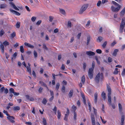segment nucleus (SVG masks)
<instances>
[{"label": "nucleus", "mask_w": 125, "mask_h": 125, "mask_svg": "<svg viewBox=\"0 0 125 125\" xmlns=\"http://www.w3.org/2000/svg\"><path fill=\"white\" fill-rule=\"evenodd\" d=\"M112 2L115 6H117V7L115 8L113 6H112L111 9L112 11L114 12L118 11L121 8V6L115 1H113Z\"/></svg>", "instance_id": "f257e3e1"}, {"label": "nucleus", "mask_w": 125, "mask_h": 125, "mask_svg": "<svg viewBox=\"0 0 125 125\" xmlns=\"http://www.w3.org/2000/svg\"><path fill=\"white\" fill-rule=\"evenodd\" d=\"M103 74L102 73H99L96 75L95 77L94 80L96 83H98L99 82L100 77V79H102L103 78Z\"/></svg>", "instance_id": "f03ea898"}, {"label": "nucleus", "mask_w": 125, "mask_h": 125, "mask_svg": "<svg viewBox=\"0 0 125 125\" xmlns=\"http://www.w3.org/2000/svg\"><path fill=\"white\" fill-rule=\"evenodd\" d=\"M88 6V4H84L81 7L79 12L80 14H82L85 11Z\"/></svg>", "instance_id": "7ed1b4c3"}, {"label": "nucleus", "mask_w": 125, "mask_h": 125, "mask_svg": "<svg viewBox=\"0 0 125 125\" xmlns=\"http://www.w3.org/2000/svg\"><path fill=\"white\" fill-rule=\"evenodd\" d=\"M93 70L92 68H90L89 69L88 74L91 79L93 78Z\"/></svg>", "instance_id": "20e7f679"}, {"label": "nucleus", "mask_w": 125, "mask_h": 125, "mask_svg": "<svg viewBox=\"0 0 125 125\" xmlns=\"http://www.w3.org/2000/svg\"><path fill=\"white\" fill-rule=\"evenodd\" d=\"M8 92V90L7 88H5L4 87H2L0 89V92L1 93H2L4 92V93L7 94Z\"/></svg>", "instance_id": "39448f33"}, {"label": "nucleus", "mask_w": 125, "mask_h": 125, "mask_svg": "<svg viewBox=\"0 0 125 125\" xmlns=\"http://www.w3.org/2000/svg\"><path fill=\"white\" fill-rule=\"evenodd\" d=\"M7 118L12 123H14L15 122V121L12 120L14 119H15V118L13 116H11L9 115V116H8Z\"/></svg>", "instance_id": "423d86ee"}, {"label": "nucleus", "mask_w": 125, "mask_h": 125, "mask_svg": "<svg viewBox=\"0 0 125 125\" xmlns=\"http://www.w3.org/2000/svg\"><path fill=\"white\" fill-rule=\"evenodd\" d=\"M10 10L11 12H12L14 14H15L19 16L21 14L20 13L14 10L11 9H10Z\"/></svg>", "instance_id": "0eeeda50"}, {"label": "nucleus", "mask_w": 125, "mask_h": 125, "mask_svg": "<svg viewBox=\"0 0 125 125\" xmlns=\"http://www.w3.org/2000/svg\"><path fill=\"white\" fill-rule=\"evenodd\" d=\"M10 4L11 6V7L13 8L15 10L18 11L19 10V9L17 8L13 2H11L10 3Z\"/></svg>", "instance_id": "6e6552de"}, {"label": "nucleus", "mask_w": 125, "mask_h": 125, "mask_svg": "<svg viewBox=\"0 0 125 125\" xmlns=\"http://www.w3.org/2000/svg\"><path fill=\"white\" fill-rule=\"evenodd\" d=\"M125 121V116L124 115H122L121 116V122L120 125H124Z\"/></svg>", "instance_id": "1a4fd4ad"}, {"label": "nucleus", "mask_w": 125, "mask_h": 125, "mask_svg": "<svg viewBox=\"0 0 125 125\" xmlns=\"http://www.w3.org/2000/svg\"><path fill=\"white\" fill-rule=\"evenodd\" d=\"M24 44L25 46L31 48L33 49L34 48V46L33 45L27 42H25Z\"/></svg>", "instance_id": "9d476101"}, {"label": "nucleus", "mask_w": 125, "mask_h": 125, "mask_svg": "<svg viewBox=\"0 0 125 125\" xmlns=\"http://www.w3.org/2000/svg\"><path fill=\"white\" fill-rule=\"evenodd\" d=\"M86 54L90 56H93L95 54V53L94 52L91 51L86 52Z\"/></svg>", "instance_id": "9b49d317"}, {"label": "nucleus", "mask_w": 125, "mask_h": 125, "mask_svg": "<svg viewBox=\"0 0 125 125\" xmlns=\"http://www.w3.org/2000/svg\"><path fill=\"white\" fill-rule=\"evenodd\" d=\"M25 97L27 99L31 101H33L34 100V99L33 97H31L30 98V96L28 95H25Z\"/></svg>", "instance_id": "f8f14e48"}, {"label": "nucleus", "mask_w": 125, "mask_h": 125, "mask_svg": "<svg viewBox=\"0 0 125 125\" xmlns=\"http://www.w3.org/2000/svg\"><path fill=\"white\" fill-rule=\"evenodd\" d=\"M9 91L10 94H12V93L13 94H19V93H17L15 92L14 89L12 88H10L9 89Z\"/></svg>", "instance_id": "ddd939ff"}, {"label": "nucleus", "mask_w": 125, "mask_h": 125, "mask_svg": "<svg viewBox=\"0 0 125 125\" xmlns=\"http://www.w3.org/2000/svg\"><path fill=\"white\" fill-rule=\"evenodd\" d=\"M108 101L109 102V104L110 106L111 105V100L110 94H108Z\"/></svg>", "instance_id": "4468645a"}, {"label": "nucleus", "mask_w": 125, "mask_h": 125, "mask_svg": "<svg viewBox=\"0 0 125 125\" xmlns=\"http://www.w3.org/2000/svg\"><path fill=\"white\" fill-rule=\"evenodd\" d=\"M125 18H123L122 20L121 24L120 26L125 27Z\"/></svg>", "instance_id": "2eb2a0df"}, {"label": "nucleus", "mask_w": 125, "mask_h": 125, "mask_svg": "<svg viewBox=\"0 0 125 125\" xmlns=\"http://www.w3.org/2000/svg\"><path fill=\"white\" fill-rule=\"evenodd\" d=\"M118 51V50L117 49L115 50L113 54L112 55L114 56H116V55Z\"/></svg>", "instance_id": "dca6fc26"}, {"label": "nucleus", "mask_w": 125, "mask_h": 125, "mask_svg": "<svg viewBox=\"0 0 125 125\" xmlns=\"http://www.w3.org/2000/svg\"><path fill=\"white\" fill-rule=\"evenodd\" d=\"M107 91L108 92V94H111V89L110 87L108 85H107Z\"/></svg>", "instance_id": "f3484780"}, {"label": "nucleus", "mask_w": 125, "mask_h": 125, "mask_svg": "<svg viewBox=\"0 0 125 125\" xmlns=\"http://www.w3.org/2000/svg\"><path fill=\"white\" fill-rule=\"evenodd\" d=\"M39 83L42 86H43L44 87H45L47 88L48 89V87L46 84L44 83L42 81H40Z\"/></svg>", "instance_id": "a211bd4d"}, {"label": "nucleus", "mask_w": 125, "mask_h": 125, "mask_svg": "<svg viewBox=\"0 0 125 125\" xmlns=\"http://www.w3.org/2000/svg\"><path fill=\"white\" fill-rule=\"evenodd\" d=\"M0 49L1 50V51L2 53H4V48L3 45L2 44H1L0 46Z\"/></svg>", "instance_id": "6ab92c4d"}, {"label": "nucleus", "mask_w": 125, "mask_h": 125, "mask_svg": "<svg viewBox=\"0 0 125 125\" xmlns=\"http://www.w3.org/2000/svg\"><path fill=\"white\" fill-rule=\"evenodd\" d=\"M125 13V7L120 12V15L123 16L124 15Z\"/></svg>", "instance_id": "aec40b11"}, {"label": "nucleus", "mask_w": 125, "mask_h": 125, "mask_svg": "<svg viewBox=\"0 0 125 125\" xmlns=\"http://www.w3.org/2000/svg\"><path fill=\"white\" fill-rule=\"evenodd\" d=\"M82 96L83 99V102L84 104H86V102L85 95L84 94H82Z\"/></svg>", "instance_id": "412c9836"}, {"label": "nucleus", "mask_w": 125, "mask_h": 125, "mask_svg": "<svg viewBox=\"0 0 125 125\" xmlns=\"http://www.w3.org/2000/svg\"><path fill=\"white\" fill-rule=\"evenodd\" d=\"M118 106L119 107V110L120 113H121L122 111V108L121 104L120 103L118 104Z\"/></svg>", "instance_id": "4be33fe9"}, {"label": "nucleus", "mask_w": 125, "mask_h": 125, "mask_svg": "<svg viewBox=\"0 0 125 125\" xmlns=\"http://www.w3.org/2000/svg\"><path fill=\"white\" fill-rule=\"evenodd\" d=\"M7 5L6 4H1L0 5V8L1 9L5 8L6 7Z\"/></svg>", "instance_id": "5701e85b"}, {"label": "nucleus", "mask_w": 125, "mask_h": 125, "mask_svg": "<svg viewBox=\"0 0 125 125\" xmlns=\"http://www.w3.org/2000/svg\"><path fill=\"white\" fill-rule=\"evenodd\" d=\"M47 102V100L45 98H44L43 100L42 101V103L44 105H45L46 104Z\"/></svg>", "instance_id": "b1692460"}, {"label": "nucleus", "mask_w": 125, "mask_h": 125, "mask_svg": "<svg viewBox=\"0 0 125 125\" xmlns=\"http://www.w3.org/2000/svg\"><path fill=\"white\" fill-rule=\"evenodd\" d=\"M57 113H58V115H57V117L58 119H60L61 116V114L60 111L59 110H58L57 111Z\"/></svg>", "instance_id": "393cba45"}, {"label": "nucleus", "mask_w": 125, "mask_h": 125, "mask_svg": "<svg viewBox=\"0 0 125 125\" xmlns=\"http://www.w3.org/2000/svg\"><path fill=\"white\" fill-rule=\"evenodd\" d=\"M67 26L69 28H71L72 27L71 22L70 21H68V22Z\"/></svg>", "instance_id": "a878e982"}, {"label": "nucleus", "mask_w": 125, "mask_h": 125, "mask_svg": "<svg viewBox=\"0 0 125 125\" xmlns=\"http://www.w3.org/2000/svg\"><path fill=\"white\" fill-rule=\"evenodd\" d=\"M26 67L27 68V71L29 72L30 74H31V70L30 67H28V66H27Z\"/></svg>", "instance_id": "bb28decb"}, {"label": "nucleus", "mask_w": 125, "mask_h": 125, "mask_svg": "<svg viewBox=\"0 0 125 125\" xmlns=\"http://www.w3.org/2000/svg\"><path fill=\"white\" fill-rule=\"evenodd\" d=\"M20 22H17L16 24V27L18 28H19L20 27Z\"/></svg>", "instance_id": "cd10ccee"}, {"label": "nucleus", "mask_w": 125, "mask_h": 125, "mask_svg": "<svg viewBox=\"0 0 125 125\" xmlns=\"http://www.w3.org/2000/svg\"><path fill=\"white\" fill-rule=\"evenodd\" d=\"M92 122V125H95V118H91Z\"/></svg>", "instance_id": "c85d7f7f"}, {"label": "nucleus", "mask_w": 125, "mask_h": 125, "mask_svg": "<svg viewBox=\"0 0 125 125\" xmlns=\"http://www.w3.org/2000/svg\"><path fill=\"white\" fill-rule=\"evenodd\" d=\"M3 44L5 46H6L7 45H9V43L6 41H5L3 42Z\"/></svg>", "instance_id": "c756f323"}, {"label": "nucleus", "mask_w": 125, "mask_h": 125, "mask_svg": "<svg viewBox=\"0 0 125 125\" xmlns=\"http://www.w3.org/2000/svg\"><path fill=\"white\" fill-rule=\"evenodd\" d=\"M43 124L44 125H47V122L46 119L45 118H43Z\"/></svg>", "instance_id": "7c9ffc66"}, {"label": "nucleus", "mask_w": 125, "mask_h": 125, "mask_svg": "<svg viewBox=\"0 0 125 125\" xmlns=\"http://www.w3.org/2000/svg\"><path fill=\"white\" fill-rule=\"evenodd\" d=\"M20 108L19 106H16L14 107L13 109L14 111L19 110H20Z\"/></svg>", "instance_id": "2f4dec72"}, {"label": "nucleus", "mask_w": 125, "mask_h": 125, "mask_svg": "<svg viewBox=\"0 0 125 125\" xmlns=\"http://www.w3.org/2000/svg\"><path fill=\"white\" fill-rule=\"evenodd\" d=\"M97 94H94V102L96 103L97 102Z\"/></svg>", "instance_id": "473e14b6"}, {"label": "nucleus", "mask_w": 125, "mask_h": 125, "mask_svg": "<svg viewBox=\"0 0 125 125\" xmlns=\"http://www.w3.org/2000/svg\"><path fill=\"white\" fill-rule=\"evenodd\" d=\"M85 81V77L84 75H83L82 77L81 81L82 83H84Z\"/></svg>", "instance_id": "72a5a7b5"}, {"label": "nucleus", "mask_w": 125, "mask_h": 125, "mask_svg": "<svg viewBox=\"0 0 125 125\" xmlns=\"http://www.w3.org/2000/svg\"><path fill=\"white\" fill-rule=\"evenodd\" d=\"M20 51L22 53H23L24 52V49L23 48V46H21L20 47Z\"/></svg>", "instance_id": "f704fd0d"}, {"label": "nucleus", "mask_w": 125, "mask_h": 125, "mask_svg": "<svg viewBox=\"0 0 125 125\" xmlns=\"http://www.w3.org/2000/svg\"><path fill=\"white\" fill-rule=\"evenodd\" d=\"M90 36H88L87 38V45H88L90 41Z\"/></svg>", "instance_id": "c9c22d12"}, {"label": "nucleus", "mask_w": 125, "mask_h": 125, "mask_svg": "<svg viewBox=\"0 0 125 125\" xmlns=\"http://www.w3.org/2000/svg\"><path fill=\"white\" fill-rule=\"evenodd\" d=\"M103 39V37L101 36H100L98 38L97 40H99V42H100Z\"/></svg>", "instance_id": "e433bc0d"}, {"label": "nucleus", "mask_w": 125, "mask_h": 125, "mask_svg": "<svg viewBox=\"0 0 125 125\" xmlns=\"http://www.w3.org/2000/svg\"><path fill=\"white\" fill-rule=\"evenodd\" d=\"M76 116L77 114L76 113V112H74V116H73V119L75 121L76 120Z\"/></svg>", "instance_id": "4c0bfd02"}, {"label": "nucleus", "mask_w": 125, "mask_h": 125, "mask_svg": "<svg viewBox=\"0 0 125 125\" xmlns=\"http://www.w3.org/2000/svg\"><path fill=\"white\" fill-rule=\"evenodd\" d=\"M60 10L61 13L63 14H65V11L64 10L62 9H60Z\"/></svg>", "instance_id": "58836bf2"}, {"label": "nucleus", "mask_w": 125, "mask_h": 125, "mask_svg": "<svg viewBox=\"0 0 125 125\" xmlns=\"http://www.w3.org/2000/svg\"><path fill=\"white\" fill-rule=\"evenodd\" d=\"M60 87V84L59 83H57L56 87V89L57 90H58V89H59Z\"/></svg>", "instance_id": "ea45409f"}, {"label": "nucleus", "mask_w": 125, "mask_h": 125, "mask_svg": "<svg viewBox=\"0 0 125 125\" xmlns=\"http://www.w3.org/2000/svg\"><path fill=\"white\" fill-rule=\"evenodd\" d=\"M51 96L52 97L49 99V101L50 102H52L54 98L53 94H51Z\"/></svg>", "instance_id": "a19ab883"}, {"label": "nucleus", "mask_w": 125, "mask_h": 125, "mask_svg": "<svg viewBox=\"0 0 125 125\" xmlns=\"http://www.w3.org/2000/svg\"><path fill=\"white\" fill-rule=\"evenodd\" d=\"M4 33V32L3 30L2 29L1 30V31H0V36H2Z\"/></svg>", "instance_id": "79ce46f5"}, {"label": "nucleus", "mask_w": 125, "mask_h": 125, "mask_svg": "<svg viewBox=\"0 0 125 125\" xmlns=\"http://www.w3.org/2000/svg\"><path fill=\"white\" fill-rule=\"evenodd\" d=\"M72 108L73 110V112H75V111L77 109L76 107L75 106H74V105H73L72 107Z\"/></svg>", "instance_id": "37998d69"}, {"label": "nucleus", "mask_w": 125, "mask_h": 125, "mask_svg": "<svg viewBox=\"0 0 125 125\" xmlns=\"http://www.w3.org/2000/svg\"><path fill=\"white\" fill-rule=\"evenodd\" d=\"M107 43V42L105 41L102 45V47L103 48H104L106 46Z\"/></svg>", "instance_id": "c03bdc74"}, {"label": "nucleus", "mask_w": 125, "mask_h": 125, "mask_svg": "<svg viewBox=\"0 0 125 125\" xmlns=\"http://www.w3.org/2000/svg\"><path fill=\"white\" fill-rule=\"evenodd\" d=\"M57 110V108L56 106H55L54 109H53V111H54L55 115H56V114Z\"/></svg>", "instance_id": "a18cd8bd"}, {"label": "nucleus", "mask_w": 125, "mask_h": 125, "mask_svg": "<svg viewBox=\"0 0 125 125\" xmlns=\"http://www.w3.org/2000/svg\"><path fill=\"white\" fill-rule=\"evenodd\" d=\"M88 104L89 106V110L90 112L91 111V104L90 102H88Z\"/></svg>", "instance_id": "49530a36"}, {"label": "nucleus", "mask_w": 125, "mask_h": 125, "mask_svg": "<svg viewBox=\"0 0 125 125\" xmlns=\"http://www.w3.org/2000/svg\"><path fill=\"white\" fill-rule=\"evenodd\" d=\"M124 27L120 26L119 31L120 33H122L123 32V29H124Z\"/></svg>", "instance_id": "de8ad7c7"}, {"label": "nucleus", "mask_w": 125, "mask_h": 125, "mask_svg": "<svg viewBox=\"0 0 125 125\" xmlns=\"http://www.w3.org/2000/svg\"><path fill=\"white\" fill-rule=\"evenodd\" d=\"M43 48L44 49H45L46 50H48V49L46 47V45L45 44L43 43Z\"/></svg>", "instance_id": "09e8293b"}, {"label": "nucleus", "mask_w": 125, "mask_h": 125, "mask_svg": "<svg viewBox=\"0 0 125 125\" xmlns=\"http://www.w3.org/2000/svg\"><path fill=\"white\" fill-rule=\"evenodd\" d=\"M68 115L67 114H65V117L64 118V120L67 121L68 119Z\"/></svg>", "instance_id": "8fccbe9b"}, {"label": "nucleus", "mask_w": 125, "mask_h": 125, "mask_svg": "<svg viewBox=\"0 0 125 125\" xmlns=\"http://www.w3.org/2000/svg\"><path fill=\"white\" fill-rule=\"evenodd\" d=\"M101 96L103 99L104 100V101L106 98V94H101Z\"/></svg>", "instance_id": "3c124183"}, {"label": "nucleus", "mask_w": 125, "mask_h": 125, "mask_svg": "<svg viewBox=\"0 0 125 125\" xmlns=\"http://www.w3.org/2000/svg\"><path fill=\"white\" fill-rule=\"evenodd\" d=\"M96 52L97 53L99 54H101L102 53V51L101 50L99 49H98L96 50Z\"/></svg>", "instance_id": "603ef678"}, {"label": "nucleus", "mask_w": 125, "mask_h": 125, "mask_svg": "<svg viewBox=\"0 0 125 125\" xmlns=\"http://www.w3.org/2000/svg\"><path fill=\"white\" fill-rule=\"evenodd\" d=\"M36 18V17L34 16H33L31 18V20L32 21L34 22L35 21Z\"/></svg>", "instance_id": "864d4df0"}, {"label": "nucleus", "mask_w": 125, "mask_h": 125, "mask_svg": "<svg viewBox=\"0 0 125 125\" xmlns=\"http://www.w3.org/2000/svg\"><path fill=\"white\" fill-rule=\"evenodd\" d=\"M95 59L97 62V64H100V62L99 61H98V58L96 56H95Z\"/></svg>", "instance_id": "5fc2aeb1"}, {"label": "nucleus", "mask_w": 125, "mask_h": 125, "mask_svg": "<svg viewBox=\"0 0 125 125\" xmlns=\"http://www.w3.org/2000/svg\"><path fill=\"white\" fill-rule=\"evenodd\" d=\"M95 62L94 61H93L92 62V65L91 68L93 69V70H94V68L95 66Z\"/></svg>", "instance_id": "6e6d98bb"}, {"label": "nucleus", "mask_w": 125, "mask_h": 125, "mask_svg": "<svg viewBox=\"0 0 125 125\" xmlns=\"http://www.w3.org/2000/svg\"><path fill=\"white\" fill-rule=\"evenodd\" d=\"M11 37L13 38L14 37L16 36L15 33V32H13L12 33L11 35Z\"/></svg>", "instance_id": "4d7b16f0"}, {"label": "nucleus", "mask_w": 125, "mask_h": 125, "mask_svg": "<svg viewBox=\"0 0 125 125\" xmlns=\"http://www.w3.org/2000/svg\"><path fill=\"white\" fill-rule=\"evenodd\" d=\"M42 21L41 20L38 21L36 23V24L38 25H39L41 23Z\"/></svg>", "instance_id": "13d9d810"}, {"label": "nucleus", "mask_w": 125, "mask_h": 125, "mask_svg": "<svg viewBox=\"0 0 125 125\" xmlns=\"http://www.w3.org/2000/svg\"><path fill=\"white\" fill-rule=\"evenodd\" d=\"M34 54L35 58H36L37 57V53L36 51H34Z\"/></svg>", "instance_id": "bf43d9fd"}, {"label": "nucleus", "mask_w": 125, "mask_h": 125, "mask_svg": "<svg viewBox=\"0 0 125 125\" xmlns=\"http://www.w3.org/2000/svg\"><path fill=\"white\" fill-rule=\"evenodd\" d=\"M49 21L50 22H52L53 19V17L52 16H50L49 17Z\"/></svg>", "instance_id": "052dcab7"}, {"label": "nucleus", "mask_w": 125, "mask_h": 125, "mask_svg": "<svg viewBox=\"0 0 125 125\" xmlns=\"http://www.w3.org/2000/svg\"><path fill=\"white\" fill-rule=\"evenodd\" d=\"M101 3V1L100 0L98 1L97 4V6L98 7L100 6Z\"/></svg>", "instance_id": "680f3d73"}, {"label": "nucleus", "mask_w": 125, "mask_h": 125, "mask_svg": "<svg viewBox=\"0 0 125 125\" xmlns=\"http://www.w3.org/2000/svg\"><path fill=\"white\" fill-rule=\"evenodd\" d=\"M17 55V52H15L13 55L12 56L14 58H16V57Z\"/></svg>", "instance_id": "e2e57ef3"}, {"label": "nucleus", "mask_w": 125, "mask_h": 125, "mask_svg": "<svg viewBox=\"0 0 125 125\" xmlns=\"http://www.w3.org/2000/svg\"><path fill=\"white\" fill-rule=\"evenodd\" d=\"M112 58L110 57H109L108 58V62H111L112 61Z\"/></svg>", "instance_id": "0e129e2a"}, {"label": "nucleus", "mask_w": 125, "mask_h": 125, "mask_svg": "<svg viewBox=\"0 0 125 125\" xmlns=\"http://www.w3.org/2000/svg\"><path fill=\"white\" fill-rule=\"evenodd\" d=\"M65 87L63 85L62 86V91L63 93H64L65 91Z\"/></svg>", "instance_id": "69168bd1"}, {"label": "nucleus", "mask_w": 125, "mask_h": 125, "mask_svg": "<svg viewBox=\"0 0 125 125\" xmlns=\"http://www.w3.org/2000/svg\"><path fill=\"white\" fill-rule=\"evenodd\" d=\"M86 63L85 62H84L83 64V69L85 70V69L86 67Z\"/></svg>", "instance_id": "338daca9"}, {"label": "nucleus", "mask_w": 125, "mask_h": 125, "mask_svg": "<svg viewBox=\"0 0 125 125\" xmlns=\"http://www.w3.org/2000/svg\"><path fill=\"white\" fill-rule=\"evenodd\" d=\"M125 74V69H124L123 70L122 72L121 75L123 76H124Z\"/></svg>", "instance_id": "774afa93"}]
</instances>
